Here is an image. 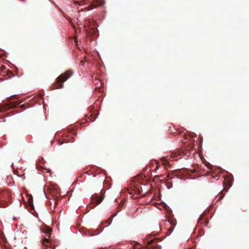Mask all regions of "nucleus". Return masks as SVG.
<instances>
[{
  "instance_id": "nucleus-15",
  "label": "nucleus",
  "mask_w": 249,
  "mask_h": 249,
  "mask_svg": "<svg viewBox=\"0 0 249 249\" xmlns=\"http://www.w3.org/2000/svg\"><path fill=\"white\" fill-rule=\"evenodd\" d=\"M117 213H114L110 217H109L107 221H105V222L108 223V225H110L112 221V218L113 217L116 216Z\"/></svg>"
},
{
  "instance_id": "nucleus-19",
  "label": "nucleus",
  "mask_w": 249,
  "mask_h": 249,
  "mask_svg": "<svg viewBox=\"0 0 249 249\" xmlns=\"http://www.w3.org/2000/svg\"><path fill=\"white\" fill-rule=\"evenodd\" d=\"M50 237H48V238H45L43 241V244L44 245H45L46 243H49V238Z\"/></svg>"
},
{
  "instance_id": "nucleus-7",
  "label": "nucleus",
  "mask_w": 249,
  "mask_h": 249,
  "mask_svg": "<svg viewBox=\"0 0 249 249\" xmlns=\"http://www.w3.org/2000/svg\"><path fill=\"white\" fill-rule=\"evenodd\" d=\"M136 180L135 181H132L131 183L130 188L131 192L130 194L134 193V194L140 195L142 192V188L139 182V180L138 179Z\"/></svg>"
},
{
  "instance_id": "nucleus-20",
  "label": "nucleus",
  "mask_w": 249,
  "mask_h": 249,
  "mask_svg": "<svg viewBox=\"0 0 249 249\" xmlns=\"http://www.w3.org/2000/svg\"><path fill=\"white\" fill-rule=\"evenodd\" d=\"M214 178H215V179H219V176L218 175L215 176Z\"/></svg>"
},
{
  "instance_id": "nucleus-21",
  "label": "nucleus",
  "mask_w": 249,
  "mask_h": 249,
  "mask_svg": "<svg viewBox=\"0 0 249 249\" xmlns=\"http://www.w3.org/2000/svg\"><path fill=\"white\" fill-rule=\"evenodd\" d=\"M24 107H25V105H22L20 106V107H21V108H22L23 109H24Z\"/></svg>"
},
{
  "instance_id": "nucleus-16",
  "label": "nucleus",
  "mask_w": 249,
  "mask_h": 249,
  "mask_svg": "<svg viewBox=\"0 0 249 249\" xmlns=\"http://www.w3.org/2000/svg\"><path fill=\"white\" fill-rule=\"evenodd\" d=\"M95 115L94 114H90L89 117H88V118L90 119L91 122H93L95 119Z\"/></svg>"
},
{
  "instance_id": "nucleus-5",
  "label": "nucleus",
  "mask_w": 249,
  "mask_h": 249,
  "mask_svg": "<svg viewBox=\"0 0 249 249\" xmlns=\"http://www.w3.org/2000/svg\"><path fill=\"white\" fill-rule=\"evenodd\" d=\"M11 194L7 190L0 192V208H5L9 206Z\"/></svg>"
},
{
  "instance_id": "nucleus-4",
  "label": "nucleus",
  "mask_w": 249,
  "mask_h": 249,
  "mask_svg": "<svg viewBox=\"0 0 249 249\" xmlns=\"http://www.w3.org/2000/svg\"><path fill=\"white\" fill-rule=\"evenodd\" d=\"M233 181V177L231 175L225 178L223 182V190L221 191L219 194L217 196V200L220 201L225 196V192H227L231 186Z\"/></svg>"
},
{
  "instance_id": "nucleus-22",
  "label": "nucleus",
  "mask_w": 249,
  "mask_h": 249,
  "mask_svg": "<svg viewBox=\"0 0 249 249\" xmlns=\"http://www.w3.org/2000/svg\"><path fill=\"white\" fill-rule=\"evenodd\" d=\"M72 134L74 135H75V133L74 132H73L72 133Z\"/></svg>"
},
{
  "instance_id": "nucleus-18",
  "label": "nucleus",
  "mask_w": 249,
  "mask_h": 249,
  "mask_svg": "<svg viewBox=\"0 0 249 249\" xmlns=\"http://www.w3.org/2000/svg\"><path fill=\"white\" fill-rule=\"evenodd\" d=\"M29 203L31 206L33 205V199L32 197L29 198Z\"/></svg>"
},
{
  "instance_id": "nucleus-1",
  "label": "nucleus",
  "mask_w": 249,
  "mask_h": 249,
  "mask_svg": "<svg viewBox=\"0 0 249 249\" xmlns=\"http://www.w3.org/2000/svg\"><path fill=\"white\" fill-rule=\"evenodd\" d=\"M73 72L71 70H69L60 75L52 86V89H62L63 88V83L71 76L72 75Z\"/></svg>"
},
{
  "instance_id": "nucleus-2",
  "label": "nucleus",
  "mask_w": 249,
  "mask_h": 249,
  "mask_svg": "<svg viewBox=\"0 0 249 249\" xmlns=\"http://www.w3.org/2000/svg\"><path fill=\"white\" fill-rule=\"evenodd\" d=\"M193 147V145L190 144L187 147H183L181 149H176L174 151L171 152L170 158L175 159V160H177L176 158L178 156L188 157L191 155Z\"/></svg>"
},
{
  "instance_id": "nucleus-9",
  "label": "nucleus",
  "mask_w": 249,
  "mask_h": 249,
  "mask_svg": "<svg viewBox=\"0 0 249 249\" xmlns=\"http://www.w3.org/2000/svg\"><path fill=\"white\" fill-rule=\"evenodd\" d=\"M157 239L151 240L147 242V245L144 249H161V246L157 244Z\"/></svg>"
},
{
  "instance_id": "nucleus-17",
  "label": "nucleus",
  "mask_w": 249,
  "mask_h": 249,
  "mask_svg": "<svg viewBox=\"0 0 249 249\" xmlns=\"http://www.w3.org/2000/svg\"><path fill=\"white\" fill-rule=\"evenodd\" d=\"M166 186L168 189H170L172 186V183L171 182L168 181L166 183Z\"/></svg>"
},
{
  "instance_id": "nucleus-10",
  "label": "nucleus",
  "mask_w": 249,
  "mask_h": 249,
  "mask_svg": "<svg viewBox=\"0 0 249 249\" xmlns=\"http://www.w3.org/2000/svg\"><path fill=\"white\" fill-rule=\"evenodd\" d=\"M72 139L73 137L70 135L68 136L67 135H64L62 138V141L59 140L58 142V144L59 145H62L64 143H67L68 142H72Z\"/></svg>"
},
{
  "instance_id": "nucleus-11",
  "label": "nucleus",
  "mask_w": 249,
  "mask_h": 249,
  "mask_svg": "<svg viewBox=\"0 0 249 249\" xmlns=\"http://www.w3.org/2000/svg\"><path fill=\"white\" fill-rule=\"evenodd\" d=\"M165 222H168L171 225L170 228L169 229V231L170 232L172 231L174 229L175 225H176V223H174L173 220L172 218L168 219L167 220L165 221Z\"/></svg>"
},
{
  "instance_id": "nucleus-14",
  "label": "nucleus",
  "mask_w": 249,
  "mask_h": 249,
  "mask_svg": "<svg viewBox=\"0 0 249 249\" xmlns=\"http://www.w3.org/2000/svg\"><path fill=\"white\" fill-rule=\"evenodd\" d=\"M161 161H162L163 165L165 167H166L168 165L169 161L166 159L165 158H162L161 159Z\"/></svg>"
},
{
  "instance_id": "nucleus-6",
  "label": "nucleus",
  "mask_w": 249,
  "mask_h": 249,
  "mask_svg": "<svg viewBox=\"0 0 249 249\" xmlns=\"http://www.w3.org/2000/svg\"><path fill=\"white\" fill-rule=\"evenodd\" d=\"M104 196L103 195H98L95 194L93 195L91 197L90 203L89 206L90 208H94L96 206L99 204L104 199Z\"/></svg>"
},
{
  "instance_id": "nucleus-3",
  "label": "nucleus",
  "mask_w": 249,
  "mask_h": 249,
  "mask_svg": "<svg viewBox=\"0 0 249 249\" xmlns=\"http://www.w3.org/2000/svg\"><path fill=\"white\" fill-rule=\"evenodd\" d=\"M193 147V145L190 144L187 147H183L181 149H176L174 151L171 152L170 158L175 159V160H177L176 158L178 156L188 157L191 155Z\"/></svg>"
},
{
  "instance_id": "nucleus-12",
  "label": "nucleus",
  "mask_w": 249,
  "mask_h": 249,
  "mask_svg": "<svg viewBox=\"0 0 249 249\" xmlns=\"http://www.w3.org/2000/svg\"><path fill=\"white\" fill-rule=\"evenodd\" d=\"M102 5V3H99L98 1H94L93 3L90 5V7H91V9L93 8H96L98 6H100Z\"/></svg>"
},
{
  "instance_id": "nucleus-8",
  "label": "nucleus",
  "mask_w": 249,
  "mask_h": 249,
  "mask_svg": "<svg viewBox=\"0 0 249 249\" xmlns=\"http://www.w3.org/2000/svg\"><path fill=\"white\" fill-rule=\"evenodd\" d=\"M19 104V103L17 101H12L10 100L7 103H4L3 106H0V112L14 108Z\"/></svg>"
},
{
  "instance_id": "nucleus-13",
  "label": "nucleus",
  "mask_w": 249,
  "mask_h": 249,
  "mask_svg": "<svg viewBox=\"0 0 249 249\" xmlns=\"http://www.w3.org/2000/svg\"><path fill=\"white\" fill-rule=\"evenodd\" d=\"M52 230L48 227H46L43 231V232L46 233L48 237H50L51 232Z\"/></svg>"
}]
</instances>
